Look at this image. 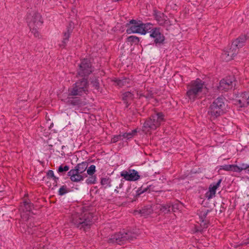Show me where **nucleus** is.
<instances>
[{"mask_svg":"<svg viewBox=\"0 0 249 249\" xmlns=\"http://www.w3.org/2000/svg\"><path fill=\"white\" fill-rule=\"evenodd\" d=\"M178 207V204H176L173 205V210L175 212V209H177Z\"/></svg>","mask_w":249,"mask_h":249,"instance_id":"nucleus-31","label":"nucleus"},{"mask_svg":"<svg viewBox=\"0 0 249 249\" xmlns=\"http://www.w3.org/2000/svg\"><path fill=\"white\" fill-rule=\"evenodd\" d=\"M59 194L63 195L68 192L67 188L66 186H63L59 189Z\"/></svg>","mask_w":249,"mask_h":249,"instance_id":"nucleus-24","label":"nucleus"},{"mask_svg":"<svg viewBox=\"0 0 249 249\" xmlns=\"http://www.w3.org/2000/svg\"><path fill=\"white\" fill-rule=\"evenodd\" d=\"M69 169V168L68 166L66 165L64 167H63L62 166H60L59 167L58 171L59 172H62L63 171H68Z\"/></svg>","mask_w":249,"mask_h":249,"instance_id":"nucleus-26","label":"nucleus"},{"mask_svg":"<svg viewBox=\"0 0 249 249\" xmlns=\"http://www.w3.org/2000/svg\"><path fill=\"white\" fill-rule=\"evenodd\" d=\"M121 176L128 181H135L140 177L138 172L135 170H124L121 172Z\"/></svg>","mask_w":249,"mask_h":249,"instance_id":"nucleus-8","label":"nucleus"},{"mask_svg":"<svg viewBox=\"0 0 249 249\" xmlns=\"http://www.w3.org/2000/svg\"><path fill=\"white\" fill-rule=\"evenodd\" d=\"M37 18L39 19V20L36 22V21H35V24L36 26H39L41 24L42 21H41V18L39 16H37Z\"/></svg>","mask_w":249,"mask_h":249,"instance_id":"nucleus-30","label":"nucleus"},{"mask_svg":"<svg viewBox=\"0 0 249 249\" xmlns=\"http://www.w3.org/2000/svg\"><path fill=\"white\" fill-rule=\"evenodd\" d=\"M70 30H68L67 32L64 33V38H63L64 40V42H65V41L68 40V39L69 38V37L70 36Z\"/></svg>","mask_w":249,"mask_h":249,"instance_id":"nucleus-27","label":"nucleus"},{"mask_svg":"<svg viewBox=\"0 0 249 249\" xmlns=\"http://www.w3.org/2000/svg\"><path fill=\"white\" fill-rule=\"evenodd\" d=\"M101 184L105 188L110 186V180L109 178H103L101 181Z\"/></svg>","mask_w":249,"mask_h":249,"instance_id":"nucleus-21","label":"nucleus"},{"mask_svg":"<svg viewBox=\"0 0 249 249\" xmlns=\"http://www.w3.org/2000/svg\"><path fill=\"white\" fill-rule=\"evenodd\" d=\"M85 222L84 220L80 218L78 219H77L76 218H73L72 220V223L77 227H79L80 224H85Z\"/></svg>","mask_w":249,"mask_h":249,"instance_id":"nucleus-23","label":"nucleus"},{"mask_svg":"<svg viewBox=\"0 0 249 249\" xmlns=\"http://www.w3.org/2000/svg\"><path fill=\"white\" fill-rule=\"evenodd\" d=\"M99 78H94L91 79L90 83L87 84V80L85 79L81 81L77 82L75 86L69 90V93H64L60 96L59 98L62 101L69 104H73L71 100V96L82 95L87 94L88 89L90 88L94 93H100L102 91V84Z\"/></svg>","mask_w":249,"mask_h":249,"instance_id":"nucleus-1","label":"nucleus"},{"mask_svg":"<svg viewBox=\"0 0 249 249\" xmlns=\"http://www.w3.org/2000/svg\"><path fill=\"white\" fill-rule=\"evenodd\" d=\"M87 168V164L86 163L82 162L78 164L73 170H76L82 174Z\"/></svg>","mask_w":249,"mask_h":249,"instance_id":"nucleus-15","label":"nucleus"},{"mask_svg":"<svg viewBox=\"0 0 249 249\" xmlns=\"http://www.w3.org/2000/svg\"><path fill=\"white\" fill-rule=\"evenodd\" d=\"M221 180L220 179L218 181L214 184H211L209 188V191L206 193V197L210 199L215 196L216 191L219 187Z\"/></svg>","mask_w":249,"mask_h":249,"instance_id":"nucleus-12","label":"nucleus"},{"mask_svg":"<svg viewBox=\"0 0 249 249\" xmlns=\"http://www.w3.org/2000/svg\"><path fill=\"white\" fill-rule=\"evenodd\" d=\"M223 169L227 171H232L237 172L239 170L238 166L234 165H226L223 166Z\"/></svg>","mask_w":249,"mask_h":249,"instance_id":"nucleus-16","label":"nucleus"},{"mask_svg":"<svg viewBox=\"0 0 249 249\" xmlns=\"http://www.w3.org/2000/svg\"><path fill=\"white\" fill-rule=\"evenodd\" d=\"M225 109L224 100L222 98L216 99L211 106L209 114L213 117L215 118L220 115Z\"/></svg>","mask_w":249,"mask_h":249,"instance_id":"nucleus-5","label":"nucleus"},{"mask_svg":"<svg viewBox=\"0 0 249 249\" xmlns=\"http://www.w3.org/2000/svg\"><path fill=\"white\" fill-rule=\"evenodd\" d=\"M234 104L240 107H245L249 104V92L242 93L239 98L234 101Z\"/></svg>","mask_w":249,"mask_h":249,"instance_id":"nucleus-11","label":"nucleus"},{"mask_svg":"<svg viewBox=\"0 0 249 249\" xmlns=\"http://www.w3.org/2000/svg\"><path fill=\"white\" fill-rule=\"evenodd\" d=\"M120 138H121L120 136H115L112 139L111 142H115L118 141Z\"/></svg>","mask_w":249,"mask_h":249,"instance_id":"nucleus-29","label":"nucleus"},{"mask_svg":"<svg viewBox=\"0 0 249 249\" xmlns=\"http://www.w3.org/2000/svg\"><path fill=\"white\" fill-rule=\"evenodd\" d=\"M137 132V130L136 129L132 130L130 132H127L126 133H124L123 137L124 139H129L133 137L134 135H135L136 133Z\"/></svg>","mask_w":249,"mask_h":249,"instance_id":"nucleus-20","label":"nucleus"},{"mask_svg":"<svg viewBox=\"0 0 249 249\" xmlns=\"http://www.w3.org/2000/svg\"><path fill=\"white\" fill-rule=\"evenodd\" d=\"M24 206L25 207V209L27 211H30L32 208V205L28 201H25L23 203Z\"/></svg>","mask_w":249,"mask_h":249,"instance_id":"nucleus-25","label":"nucleus"},{"mask_svg":"<svg viewBox=\"0 0 249 249\" xmlns=\"http://www.w3.org/2000/svg\"><path fill=\"white\" fill-rule=\"evenodd\" d=\"M163 120V115L161 113H158L152 117L149 120L145 122L143 125V131L146 133L150 129H155L158 127Z\"/></svg>","mask_w":249,"mask_h":249,"instance_id":"nucleus-6","label":"nucleus"},{"mask_svg":"<svg viewBox=\"0 0 249 249\" xmlns=\"http://www.w3.org/2000/svg\"><path fill=\"white\" fill-rule=\"evenodd\" d=\"M129 39L130 40L135 41V42H138V39L136 36H130L129 37Z\"/></svg>","mask_w":249,"mask_h":249,"instance_id":"nucleus-28","label":"nucleus"},{"mask_svg":"<svg viewBox=\"0 0 249 249\" xmlns=\"http://www.w3.org/2000/svg\"><path fill=\"white\" fill-rule=\"evenodd\" d=\"M207 91V88L204 83L200 79H196L191 82L187 96L189 100L194 101L195 99L206 94Z\"/></svg>","mask_w":249,"mask_h":249,"instance_id":"nucleus-2","label":"nucleus"},{"mask_svg":"<svg viewBox=\"0 0 249 249\" xmlns=\"http://www.w3.org/2000/svg\"><path fill=\"white\" fill-rule=\"evenodd\" d=\"M96 171V167L94 165H90L87 170V174L89 175H94Z\"/></svg>","mask_w":249,"mask_h":249,"instance_id":"nucleus-22","label":"nucleus"},{"mask_svg":"<svg viewBox=\"0 0 249 249\" xmlns=\"http://www.w3.org/2000/svg\"><path fill=\"white\" fill-rule=\"evenodd\" d=\"M68 175L71 181L78 182L83 180L84 177L76 170L71 169L68 172Z\"/></svg>","mask_w":249,"mask_h":249,"instance_id":"nucleus-13","label":"nucleus"},{"mask_svg":"<svg viewBox=\"0 0 249 249\" xmlns=\"http://www.w3.org/2000/svg\"><path fill=\"white\" fill-rule=\"evenodd\" d=\"M151 28L152 25L150 24H143L141 21L131 20L128 24L126 32L128 34L145 35Z\"/></svg>","mask_w":249,"mask_h":249,"instance_id":"nucleus-3","label":"nucleus"},{"mask_svg":"<svg viewBox=\"0 0 249 249\" xmlns=\"http://www.w3.org/2000/svg\"><path fill=\"white\" fill-rule=\"evenodd\" d=\"M34 34H35V36H38V34H37V33H36V32H35V33H34Z\"/></svg>","mask_w":249,"mask_h":249,"instance_id":"nucleus-33","label":"nucleus"},{"mask_svg":"<svg viewBox=\"0 0 249 249\" xmlns=\"http://www.w3.org/2000/svg\"><path fill=\"white\" fill-rule=\"evenodd\" d=\"M32 26H33L32 24L31 23H30V24H29L30 28H31Z\"/></svg>","mask_w":249,"mask_h":249,"instance_id":"nucleus-32","label":"nucleus"},{"mask_svg":"<svg viewBox=\"0 0 249 249\" xmlns=\"http://www.w3.org/2000/svg\"><path fill=\"white\" fill-rule=\"evenodd\" d=\"M170 206L169 204L157 205L153 207L152 210L156 213H166L170 211Z\"/></svg>","mask_w":249,"mask_h":249,"instance_id":"nucleus-14","label":"nucleus"},{"mask_svg":"<svg viewBox=\"0 0 249 249\" xmlns=\"http://www.w3.org/2000/svg\"><path fill=\"white\" fill-rule=\"evenodd\" d=\"M96 176L94 175H89L88 178L86 179V182L87 184H94L96 182Z\"/></svg>","mask_w":249,"mask_h":249,"instance_id":"nucleus-18","label":"nucleus"},{"mask_svg":"<svg viewBox=\"0 0 249 249\" xmlns=\"http://www.w3.org/2000/svg\"><path fill=\"white\" fill-rule=\"evenodd\" d=\"M234 85V78L232 76H229L220 81L218 88L221 90H226L231 89Z\"/></svg>","mask_w":249,"mask_h":249,"instance_id":"nucleus-7","label":"nucleus"},{"mask_svg":"<svg viewBox=\"0 0 249 249\" xmlns=\"http://www.w3.org/2000/svg\"><path fill=\"white\" fill-rule=\"evenodd\" d=\"M247 39L246 35H242L237 39L233 41L231 45V48L229 51L225 52L222 54L223 58L226 61H229L232 59L237 53V49L242 47Z\"/></svg>","mask_w":249,"mask_h":249,"instance_id":"nucleus-4","label":"nucleus"},{"mask_svg":"<svg viewBox=\"0 0 249 249\" xmlns=\"http://www.w3.org/2000/svg\"><path fill=\"white\" fill-rule=\"evenodd\" d=\"M47 177L49 178L50 181H53L56 183V180H58V178H56L54 176L53 172L52 170H50L47 173Z\"/></svg>","mask_w":249,"mask_h":249,"instance_id":"nucleus-19","label":"nucleus"},{"mask_svg":"<svg viewBox=\"0 0 249 249\" xmlns=\"http://www.w3.org/2000/svg\"><path fill=\"white\" fill-rule=\"evenodd\" d=\"M150 36L154 39V42L156 44L162 43L164 40V36L157 28L153 29L150 32Z\"/></svg>","mask_w":249,"mask_h":249,"instance_id":"nucleus-9","label":"nucleus"},{"mask_svg":"<svg viewBox=\"0 0 249 249\" xmlns=\"http://www.w3.org/2000/svg\"><path fill=\"white\" fill-rule=\"evenodd\" d=\"M156 18L157 20L159 22V23L160 24H163L165 23L167 21L166 18L167 17H165L163 14L160 13L159 15H157Z\"/></svg>","mask_w":249,"mask_h":249,"instance_id":"nucleus-17","label":"nucleus"},{"mask_svg":"<svg viewBox=\"0 0 249 249\" xmlns=\"http://www.w3.org/2000/svg\"><path fill=\"white\" fill-rule=\"evenodd\" d=\"M91 71L90 64L87 59L82 61L80 65L79 74L82 76L89 73Z\"/></svg>","mask_w":249,"mask_h":249,"instance_id":"nucleus-10","label":"nucleus"}]
</instances>
